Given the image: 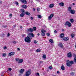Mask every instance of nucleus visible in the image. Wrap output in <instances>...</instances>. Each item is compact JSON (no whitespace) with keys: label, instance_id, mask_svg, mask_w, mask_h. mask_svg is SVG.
Returning <instances> with one entry per match:
<instances>
[{"label":"nucleus","instance_id":"nucleus-1","mask_svg":"<svg viewBox=\"0 0 76 76\" xmlns=\"http://www.w3.org/2000/svg\"><path fill=\"white\" fill-rule=\"evenodd\" d=\"M30 37V36H28L27 37H25L24 40L25 42L28 43H30L31 42V39H32V37Z\"/></svg>","mask_w":76,"mask_h":76},{"label":"nucleus","instance_id":"nucleus-2","mask_svg":"<svg viewBox=\"0 0 76 76\" xmlns=\"http://www.w3.org/2000/svg\"><path fill=\"white\" fill-rule=\"evenodd\" d=\"M75 62L74 61H70L69 60H66V65L68 66V67H70L72 66V64H74Z\"/></svg>","mask_w":76,"mask_h":76},{"label":"nucleus","instance_id":"nucleus-3","mask_svg":"<svg viewBox=\"0 0 76 76\" xmlns=\"http://www.w3.org/2000/svg\"><path fill=\"white\" fill-rule=\"evenodd\" d=\"M42 33L41 34V35L42 37H44L45 35V32L46 31L44 29L42 30L41 31Z\"/></svg>","mask_w":76,"mask_h":76},{"label":"nucleus","instance_id":"nucleus-4","mask_svg":"<svg viewBox=\"0 0 76 76\" xmlns=\"http://www.w3.org/2000/svg\"><path fill=\"white\" fill-rule=\"evenodd\" d=\"M64 25L65 26L67 25L68 27H70L72 26V23L69 21L66 22Z\"/></svg>","mask_w":76,"mask_h":76},{"label":"nucleus","instance_id":"nucleus-5","mask_svg":"<svg viewBox=\"0 0 76 76\" xmlns=\"http://www.w3.org/2000/svg\"><path fill=\"white\" fill-rule=\"evenodd\" d=\"M31 69H29L26 72V76H29V75H31Z\"/></svg>","mask_w":76,"mask_h":76},{"label":"nucleus","instance_id":"nucleus-6","mask_svg":"<svg viewBox=\"0 0 76 76\" xmlns=\"http://www.w3.org/2000/svg\"><path fill=\"white\" fill-rule=\"evenodd\" d=\"M28 35L29 36H30V38H32L31 37H32V38H34V36H35L34 34L32 33L31 32L29 33L28 34Z\"/></svg>","mask_w":76,"mask_h":76},{"label":"nucleus","instance_id":"nucleus-7","mask_svg":"<svg viewBox=\"0 0 76 76\" xmlns=\"http://www.w3.org/2000/svg\"><path fill=\"white\" fill-rule=\"evenodd\" d=\"M72 53L71 52H69L68 53L67 55V57H69V58H70L72 57Z\"/></svg>","mask_w":76,"mask_h":76},{"label":"nucleus","instance_id":"nucleus-8","mask_svg":"<svg viewBox=\"0 0 76 76\" xmlns=\"http://www.w3.org/2000/svg\"><path fill=\"white\" fill-rule=\"evenodd\" d=\"M26 31L28 32L29 31L30 32L32 33L33 31H34V30H33V28H29Z\"/></svg>","mask_w":76,"mask_h":76},{"label":"nucleus","instance_id":"nucleus-9","mask_svg":"<svg viewBox=\"0 0 76 76\" xmlns=\"http://www.w3.org/2000/svg\"><path fill=\"white\" fill-rule=\"evenodd\" d=\"M54 16V14H51L48 17V19L49 20H51V18H52V17Z\"/></svg>","mask_w":76,"mask_h":76},{"label":"nucleus","instance_id":"nucleus-10","mask_svg":"<svg viewBox=\"0 0 76 76\" xmlns=\"http://www.w3.org/2000/svg\"><path fill=\"white\" fill-rule=\"evenodd\" d=\"M15 54V52H11L10 53L8 54L9 56H10V57L12 56H13V55H14Z\"/></svg>","mask_w":76,"mask_h":76},{"label":"nucleus","instance_id":"nucleus-11","mask_svg":"<svg viewBox=\"0 0 76 76\" xmlns=\"http://www.w3.org/2000/svg\"><path fill=\"white\" fill-rule=\"evenodd\" d=\"M63 40L64 41H66L69 40V37H65L63 38Z\"/></svg>","mask_w":76,"mask_h":76},{"label":"nucleus","instance_id":"nucleus-12","mask_svg":"<svg viewBox=\"0 0 76 76\" xmlns=\"http://www.w3.org/2000/svg\"><path fill=\"white\" fill-rule=\"evenodd\" d=\"M70 12L71 13V14H72V15L75 14V10H72Z\"/></svg>","mask_w":76,"mask_h":76},{"label":"nucleus","instance_id":"nucleus-13","mask_svg":"<svg viewBox=\"0 0 76 76\" xmlns=\"http://www.w3.org/2000/svg\"><path fill=\"white\" fill-rule=\"evenodd\" d=\"M60 38H63L64 37V33H61L59 36Z\"/></svg>","mask_w":76,"mask_h":76},{"label":"nucleus","instance_id":"nucleus-14","mask_svg":"<svg viewBox=\"0 0 76 76\" xmlns=\"http://www.w3.org/2000/svg\"><path fill=\"white\" fill-rule=\"evenodd\" d=\"M59 6H62V7H63L64 6V3L63 2H61L59 3Z\"/></svg>","mask_w":76,"mask_h":76},{"label":"nucleus","instance_id":"nucleus-15","mask_svg":"<svg viewBox=\"0 0 76 76\" xmlns=\"http://www.w3.org/2000/svg\"><path fill=\"white\" fill-rule=\"evenodd\" d=\"M24 72V69H22L20 70L19 72L20 73H21L22 74V73H23V72Z\"/></svg>","mask_w":76,"mask_h":76},{"label":"nucleus","instance_id":"nucleus-16","mask_svg":"<svg viewBox=\"0 0 76 76\" xmlns=\"http://www.w3.org/2000/svg\"><path fill=\"white\" fill-rule=\"evenodd\" d=\"M22 7L23 9H27L28 7L26 5H23L22 6Z\"/></svg>","mask_w":76,"mask_h":76},{"label":"nucleus","instance_id":"nucleus-17","mask_svg":"<svg viewBox=\"0 0 76 76\" xmlns=\"http://www.w3.org/2000/svg\"><path fill=\"white\" fill-rule=\"evenodd\" d=\"M61 69L62 70H65V68H64V65H63V64H62V66H61Z\"/></svg>","mask_w":76,"mask_h":76},{"label":"nucleus","instance_id":"nucleus-18","mask_svg":"<svg viewBox=\"0 0 76 76\" xmlns=\"http://www.w3.org/2000/svg\"><path fill=\"white\" fill-rule=\"evenodd\" d=\"M23 61V59H20V60H19L18 62V63H22V62Z\"/></svg>","mask_w":76,"mask_h":76},{"label":"nucleus","instance_id":"nucleus-19","mask_svg":"<svg viewBox=\"0 0 76 76\" xmlns=\"http://www.w3.org/2000/svg\"><path fill=\"white\" fill-rule=\"evenodd\" d=\"M25 14H26V15H28V16H30V13L28 12H26Z\"/></svg>","mask_w":76,"mask_h":76},{"label":"nucleus","instance_id":"nucleus-20","mask_svg":"<svg viewBox=\"0 0 76 76\" xmlns=\"http://www.w3.org/2000/svg\"><path fill=\"white\" fill-rule=\"evenodd\" d=\"M54 4H51L49 5V7L50 8H52V7H54Z\"/></svg>","mask_w":76,"mask_h":76},{"label":"nucleus","instance_id":"nucleus-21","mask_svg":"<svg viewBox=\"0 0 76 76\" xmlns=\"http://www.w3.org/2000/svg\"><path fill=\"white\" fill-rule=\"evenodd\" d=\"M49 42H50L52 44H53L54 43L53 40L52 39H51L49 40Z\"/></svg>","mask_w":76,"mask_h":76},{"label":"nucleus","instance_id":"nucleus-22","mask_svg":"<svg viewBox=\"0 0 76 76\" xmlns=\"http://www.w3.org/2000/svg\"><path fill=\"white\" fill-rule=\"evenodd\" d=\"M68 10L69 12H70L72 10V7H68Z\"/></svg>","mask_w":76,"mask_h":76},{"label":"nucleus","instance_id":"nucleus-23","mask_svg":"<svg viewBox=\"0 0 76 76\" xmlns=\"http://www.w3.org/2000/svg\"><path fill=\"white\" fill-rule=\"evenodd\" d=\"M60 47H61V48H63V44L62 43H60L58 45Z\"/></svg>","mask_w":76,"mask_h":76},{"label":"nucleus","instance_id":"nucleus-24","mask_svg":"<svg viewBox=\"0 0 76 76\" xmlns=\"http://www.w3.org/2000/svg\"><path fill=\"white\" fill-rule=\"evenodd\" d=\"M70 22H71V23H73L74 22V20L73 19H70Z\"/></svg>","mask_w":76,"mask_h":76},{"label":"nucleus","instance_id":"nucleus-25","mask_svg":"<svg viewBox=\"0 0 76 76\" xmlns=\"http://www.w3.org/2000/svg\"><path fill=\"white\" fill-rule=\"evenodd\" d=\"M41 49H38L36 50V52H37L38 53L39 52H40L41 51Z\"/></svg>","mask_w":76,"mask_h":76},{"label":"nucleus","instance_id":"nucleus-26","mask_svg":"<svg viewBox=\"0 0 76 76\" xmlns=\"http://www.w3.org/2000/svg\"><path fill=\"white\" fill-rule=\"evenodd\" d=\"M24 16H25V15H24V14L23 13H21L20 14V17H23Z\"/></svg>","mask_w":76,"mask_h":76},{"label":"nucleus","instance_id":"nucleus-27","mask_svg":"<svg viewBox=\"0 0 76 76\" xmlns=\"http://www.w3.org/2000/svg\"><path fill=\"white\" fill-rule=\"evenodd\" d=\"M21 10L22 11V12L23 13L25 14V10L23 9H21Z\"/></svg>","mask_w":76,"mask_h":76},{"label":"nucleus","instance_id":"nucleus-28","mask_svg":"<svg viewBox=\"0 0 76 76\" xmlns=\"http://www.w3.org/2000/svg\"><path fill=\"white\" fill-rule=\"evenodd\" d=\"M42 57L43 58H46V55H45V54H44Z\"/></svg>","mask_w":76,"mask_h":76},{"label":"nucleus","instance_id":"nucleus-29","mask_svg":"<svg viewBox=\"0 0 76 76\" xmlns=\"http://www.w3.org/2000/svg\"><path fill=\"white\" fill-rule=\"evenodd\" d=\"M33 28L34 31H36L37 30V28L35 27H33Z\"/></svg>","mask_w":76,"mask_h":76},{"label":"nucleus","instance_id":"nucleus-30","mask_svg":"<svg viewBox=\"0 0 76 76\" xmlns=\"http://www.w3.org/2000/svg\"><path fill=\"white\" fill-rule=\"evenodd\" d=\"M71 37L72 38H74V37H75V34H71Z\"/></svg>","mask_w":76,"mask_h":76},{"label":"nucleus","instance_id":"nucleus-31","mask_svg":"<svg viewBox=\"0 0 76 76\" xmlns=\"http://www.w3.org/2000/svg\"><path fill=\"white\" fill-rule=\"evenodd\" d=\"M15 4H16V5H19V3L18 2L15 1Z\"/></svg>","mask_w":76,"mask_h":76},{"label":"nucleus","instance_id":"nucleus-32","mask_svg":"<svg viewBox=\"0 0 76 76\" xmlns=\"http://www.w3.org/2000/svg\"><path fill=\"white\" fill-rule=\"evenodd\" d=\"M38 18H42V16H41V15H39L38 16Z\"/></svg>","mask_w":76,"mask_h":76},{"label":"nucleus","instance_id":"nucleus-33","mask_svg":"<svg viewBox=\"0 0 76 76\" xmlns=\"http://www.w3.org/2000/svg\"><path fill=\"white\" fill-rule=\"evenodd\" d=\"M74 62L76 63V57L74 58Z\"/></svg>","mask_w":76,"mask_h":76},{"label":"nucleus","instance_id":"nucleus-34","mask_svg":"<svg viewBox=\"0 0 76 76\" xmlns=\"http://www.w3.org/2000/svg\"><path fill=\"white\" fill-rule=\"evenodd\" d=\"M75 74V73L73 72H72L71 73H70V75L73 76V75H74Z\"/></svg>","mask_w":76,"mask_h":76},{"label":"nucleus","instance_id":"nucleus-35","mask_svg":"<svg viewBox=\"0 0 76 76\" xmlns=\"http://www.w3.org/2000/svg\"><path fill=\"white\" fill-rule=\"evenodd\" d=\"M47 36H48V37H50V34L49 33H47Z\"/></svg>","mask_w":76,"mask_h":76},{"label":"nucleus","instance_id":"nucleus-36","mask_svg":"<svg viewBox=\"0 0 76 76\" xmlns=\"http://www.w3.org/2000/svg\"><path fill=\"white\" fill-rule=\"evenodd\" d=\"M2 56L4 57H5V56H6V55L5 53H4L3 54Z\"/></svg>","mask_w":76,"mask_h":76},{"label":"nucleus","instance_id":"nucleus-37","mask_svg":"<svg viewBox=\"0 0 76 76\" xmlns=\"http://www.w3.org/2000/svg\"><path fill=\"white\" fill-rule=\"evenodd\" d=\"M15 60H16V61H18L19 60V58H16L15 59Z\"/></svg>","mask_w":76,"mask_h":76},{"label":"nucleus","instance_id":"nucleus-38","mask_svg":"<svg viewBox=\"0 0 76 76\" xmlns=\"http://www.w3.org/2000/svg\"><path fill=\"white\" fill-rule=\"evenodd\" d=\"M2 27H4V28H6V27H7V25H3L2 26Z\"/></svg>","mask_w":76,"mask_h":76},{"label":"nucleus","instance_id":"nucleus-39","mask_svg":"<svg viewBox=\"0 0 76 76\" xmlns=\"http://www.w3.org/2000/svg\"><path fill=\"white\" fill-rule=\"evenodd\" d=\"M12 43H13V44H16V42L15 41H13Z\"/></svg>","mask_w":76,"mask_h":76},{"label":"nucleus","instance_id":"nucleus-40","mask_svg":"<svg viewBox=\"0 0 76 76\" xmlns=\"http://www.w3.org/2000/svg\"><path fill=\"white\" fill-rule=\"evenodd\" d=\"M52 68H53V67H52L51 66H50L49 67V69H52Z\"/></svg>","mask_w":76,"mask_h":76},{"label":"nucleus","instance_id":"nucleus-41","mask_svg":"<svg viewBox=\"0 0 76 76\" xmlns=\"http://www.w3.org/2000/svg\"><path fill=\"white\" fill-rule=\"evenodd\" d=\"M8 70H9L10 71L12 70V68H10L8 69Z\"/></svg>","mask_w":76,"mask_h":76},{"label":"nucleus","instance_id":"nucleus-42","mask_svg":"<svg viewBox=\"0 0 76 76\" xmlns=\"http://www.w3.org/2000/svg\"><path fill=\"white\" fill-rule=\"evenodd\" d=\"M10 36V33H8L7 35V37H9Z\"/></svg>","mask_w":76,"mask_h":76},{"label":"nucleus","instance_id":"nucleus-43","mask_svg":"<svg viewBox=\"0 0 76 76\" xmlns=\"http://www.w3.org/2000/svg\"><path fill=\"white\" fill-rule=\"evenodd\" d=\"M31 20H34V18L32 17H31Z\"/></svg>","mask_w":76,"mask_h":76},{"label":"nucleus","instance_id":"nucleus-44","mask_svg":"<svg viewBox=\"0 0 76 76\" xmlns=\"http://www.w3.org/2000/svg\"><path fill=\"white\" fill-rule=\"evenodd\" d=\"M37 12H39V8H38L37 9Z\"/></svg>","mask_w":76,"mask_h":76},{"label":"nucleus","instance_id":"nucleus-45","mask_svg":"<svg viewBox=\"0 0 76 76\" xmlns=\"http://www.w3.org/2000/svg\"><path fill=\"white\" fill-rule=\"evenodd\" d=\"M26 35L25 34H23L22 35V37H25V36H26Z\"/></svg>","mask_w":76,"mask_h":76},{"label":"nucleus","instance_id":"nucleus-46","mask_svg":"<svg viewBox=\"0 0 76 76\" xmlns=\"http://www.w3.org/2000/svg\"><path fill=\"white\" fill-rule=\"evenodd\" d=\"M34 44H37V41L36 40H34Z\"/></svg>","mask_w":76,"mask_h":76},{"label":"nucleus","instance_id":"nucleus-47","mask_svg":"<svg viewBox=\"0 0 76 76\" xmlns=\"http://www.w3.org/2000/svg\"><path fill=\"white\" fill-rule=\"evenodd\" d=\"M54 32L55 34H57V30H55L54 31Z\"/></svg>","mask_w":76,"mask_h":76},{"label":"nucleus","instance_id":"nucleus-48","mask_svg":"<svg viewBox=\"0 0 76 76\" xmlns=\"http://www.w3.org/2000/svg\"><path fill=\"white\" fill-rule=\"evenodd\" d=\"M10 16H11V17H12V14H10Z\"/></svg>","mask_w":76,"mask_h":76},{"label":"nucleus","instance_id":"nucleus-49","mask_svg":"<svg viewBox=\"0 0 76 76\" xmlns=\"http://www.w3.org/2000/svg\"><path fill=\"white\" fill-rule=\"evenodd\" d=\"M37 74L38 76H39V73H37Z\"/></svg>","mask_w":76,"mask_h":76},{"label":"nucleus","instance_id":"nucleus-50","mask_svg":"<svg viewBox=\"0 0 76 76\" xmlns=\"http://www.w3.org/2000/svg\"><path fill=\"white\" fill-rule=\"evenodd\" d=\"M33 10H34V11H35V9L33 8Z\"/></svg>","mask_w":76,"mask_h":76},{"label":"nucleus","instance_id":"nucleus-51","mask_svg":"<svg viewBox=\"0 0 76 76\" xmlns=\"http://www.w3.org/2000/svg\"><path fill=\"white\" fill-rule=\"evenodd\" d=\"M4 35H5V34H4L3 33V34H2V36H4Z\"/></svg>","mask_w":76,"mask_h":76},{"label":"nucleus","instance_id":"nucleus-52","mask_svg":"<svg viewBox=\"0 0 76 76\" xmlns=\"http://www.w3.org/2000/svg\"><path fill=\"white\" fill-rule=\"evenodd\" d=\"M40 64H41V63H42V61H40Z\"/></svg>","mask_w":76,"mask_h":76},{"label":"nucleus","instance_id":"nucleus-53","mask_svg":"<svg viewBox=\"0 0 76 76\" xmlns=\"http://www.w3.org/2000/svg\"><path fill=\"white\" fill-rule=\"evenodd\" d=\"M18 51H20V48H18Z\"/></svg>","mask_w":76,"mask_h":76},{"label":"nucleus","instance_id":"nucleus-54","mask_svg":"<svg viewBox=\"0 0 76 76\" xmlns=\"http://www.w3.org/2000/svg\"><path fill=\"white\" fill-rule=\"evenodd\" d=\"M60 72L59 71H57V73H59Z\"/></svg>","mask_w":76,"mask_h":76},{"label":"nucleus","instance_id":"nucleus-55","mask_svg":"<svg viewBox=\"0 0 76 76\" xmlns=\"http://www.w3.org/2000/svg\"><path fill=\"white\" fill-rule=\"evenodd\" d=\"M20 28H21V29H22V28H23V27H22V26H21L20 27Z\"/></svg>","mask_w":76,"mask_h":76},{"label":"nucleus","instance_id":"nucleus-56","mask_svg":"<svg viewBox=\"0 0 76 76\" xmlns=\"http://www.w3.org/2000/svg\"><path fill=\"white\" fill-rule=\"evenodd\" d=\"M39 35H40V34L39 33H38L37 35H38V36H39Z\"/></svg>","mask_w":76,"mask_h":76},{"label":"nucleus","instance_id":"nucleus-57","mask_svg":"<svg viewBox=\"0 0 76 76\" xmlns=\"http://www.w3.org/2000/svg\"><path fill=\"white\" fill-rule=\"evenodd\" d=\"M73 55L74 57H76V55L74 54Z\"/></svg>","mask_w":76,"mask_h":76},{"label":"nucleus","instance_id":"nucleus-58","mask_svg":"<svg viewBox=\"0 0 76 76\" xmlns=\"http://www.w3.org/2000/svg\"><path fill=\"white\" fill-rule=\"evenodd\" d=\"M4 50H6V49H7V48H4Z\"/></svg>","mask_w":76,"mask_h":76},{"label":"nucleus","instance_id":"nucleus-59","mask_svg":"<svg viewBox=\"0 0 76 76\" xmlns=\"http://www.w3.org/2000/svg\"><path fill=\"white\" fill-rule=\"evenodd\" d=\"M0 3H2V2L1 1H0Z\"/></svg>","mask_w":76,"mask_h":76},{"label":"nucleus","instance_id":"nucleus-60","mask_svg":"<svg viewBox=\"0 0 76 76\" xmlns=\"http://www.w3.org/2000/svg\"><path fill=\"white\" fill-rule=\"evenodd\" d=\"M64 31V29H62V31L63 32V31Z\"/></svg>","mask_w":76,"mask_h":76},{"label":"nucleus","instance_id":"nucleus-61","mask_svg":"<svg viewBox=\"0 0 76 76\" xmlns=\"http://www.w3.org/2000/svg\"><path fill=\"white\" fill-rule=\"evenodd\" d=\"M73 5H75V4L74 3H73Z\"/></svg>","mask_w":76,"mask_h":76},{"label":"nucleus","instance_id":"nucleus-62","mask_svg":"<svg viewBox=\"0 0 76 76\" xmlns=\"http://www.w3.org/2000/svg\"><path fill=\"white\" fill-rule=\"evenodd\" d=\"M4 48H7L6 46H4Z\"/></svg>","mask_w":76,"mask_h":76},{"label":"nucleus","instance_id":"nucleus-63","mask_svg":"<svg viewBox=\"0 0 76 76\" xmlns=\"http://www.w3.org/2000/svg\"><path fill=\"white\" fill-rule=\"evenodd\" d=\"M14 27H16V26L15 25H14Z\"/></svg>","mask_w":76,"mask_h":76},{"label":"nucleus","instance_id":"nucleus-64","mask_svg":"<svg viewBox=\"0 0 76 76\" xmlns=\"http://www.w3.org/2000/svg\"><path fill=\"white\" fill-rule=\"evenodd\" d=\"M1 76H4L3 75H1Z\"/></svg>","mask_w":76,"mask_h":76}]
</instances>
